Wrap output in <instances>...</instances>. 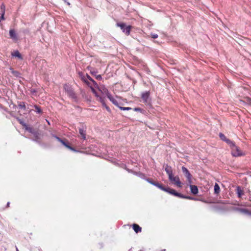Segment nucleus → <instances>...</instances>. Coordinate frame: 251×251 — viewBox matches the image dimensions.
<instances>
[{"label":"nucleus","instance_id":"f8f14e48","mask_svg":"<svg viewBox=\"0 0 251 251\" xmlns=\"http://www.w3.org/2000/svg\"><path fill=\"white\" fill-rule=\"evenodd\" d=\"M107 98L109 99V100L116 106L119 107V103L117 101V100L114 98L111 94H110L108 92L106 94Z\"/></svg>","mask_w":251,"mask_h":251},{"label":"nucleus","instance_id":"6ab92c4d","mask_svg":"<svg viewBox=\"0 0 251 251\" xmlns=\"http://www.w3.org/2000/svg\"><path fill=\"white\" fill-rule=\"evenodd\" d=\"M191 192L192 194L196 195L198 193L199 190L197 186L194 185H191L190 186Z\"/></svg>","mask_w":251,"mask_h":251},{"label":"nucleus","instance_id":"1a4fd4ad","mask_svg":"<svg viewBox=\"0 0 251 251\" xmlns=\"http://www.w3.org/2000/svg\"><path fill=\"white\" fill-rule=\"evenodd\" d=\"M56 138L57 139L58 141H59L60 143H62V145H63L65 147H66L67 148L70 149L71 151H76V150L71 146H70L68 143H67L64 140L60 139V138L58 137H56Z\"/></svg>","mask_w":251,"mask_h":251},{"label":"nucleus","instance_id":"a211bd4d","mask_svg":"<svg viewBox=\"0 0 251 251\" xmlns=\"http://www.w3.org/2000/svg\"><path fill=\"white\" fill-rule=\"evenodd\" d=\"M236 193L238 195V197L239 198H241L243 195L244 194V192L243 189H241V187L238 186L236 187Z\"/></svg>","mask_w":251,"mask_h":251},{"label":"nucleus","instance_id":"473e14b6","mask_svg":"<svg viewBox=\"0 0 251 251\" xmlns=\"http://www.w3.org/2000/svg\"><path fill=\"white\" fill-rule=\"evenodd\" d=\"M9 205H10V202H8L7 203V205H6V207L8 208L9 207Z\"/></svg>","mask_w":251,"mask_h":251},{"label":"nucleus","instance_id":"ddd939ff","mask_svg":"<svg viewBox=\"0 0 251 251\" xmlns=\"http://www.w3.org/2000/svg\"><path fill=\"white\" fill-rule=\"evenodd\" d=\"M79 133L83 140L86 139V127L79 129Z\"/></svg>","mask_w":251,"mask_h":251},{"label":"nucleus","instance_id":"b1692460","mask_svg":"<svg viewBox=\"0 0 251 251\" xmlns=\"http://www.w3.org/2000/svg\"><path fill=\"white\" fill-rule=\"evenodd\" d=\"M238 210H239L240 212L244 213L245 214H248L249 213V211L247 209L245 208H237Z\"/></svg>","mask_w":251,"mask_h":251},{"label":"nucleus","instance_id":"5701e85b","mask_svg":"<svg viewBox=\"0 0 251 251\" xmlns=\"http://www.w3.org/2000/svg\"><path fill=\"white\" fill-rule=\"evenodd\" d=\"M220 192V188L217 183H215L214 185V193L216 194H219Z\"/></svg>","mask_w":251,"mask_h":251},{"label":"nucleus","instance_id":"f03ea898","mask_svg":"<svg viewBox=\"0 0 251 251\" xmlns=\"http://www.w3.org/2000/svg\"><path fill=\"white\" fill-rule=\"evenodd\" d=\"M141 98L143 100V102L146 105L151 106V99L150 98V91L145 92L142 93Z\"/></svg>","mask_w":251,"mask_h":251},{"label":"nucleus","instance_id":"a878e982","mask_svg":"<svg viewBox=\"0 0 251 251\" xmlns=\"http://www.w3.org/2000/svg\"><path fill=\"white\" fill-rule=\"evenodd\" d=\"M19 123L24 126L26 127V129L28 130V128H27L26 125L21 120H18Z\"/></svg>","mask_w":251,"mask_h":251},{"label":"nucleus","instance_id":"7c9ffc66","mask_svg":"<svg viewBox=\"0 0 251 251\" xmlns=\"http://www.w3.org/2000/svg\"><path fill=\"white\" fill-rule=\"evenodd\" d=\"M151 37L153 39H156L158 37V35L157 34H152L151 35Z\"/></svg>","mask_w":251,"mask_h":251},{"label":"nucleus","instance_id":"4be33fe9","mask_svg":"<svg viewBox=\"0 0 251 251\" xmlns=\"http://www.w3.org/2000/svg\"><path fill=\"white\" fill-rule=\"evenodd\" d=\"M12 55L15 57H17L20 59H22V56L18 50L15 51L13 53H12Z\"/></svg>","mask_w":251,"mask_h":251},{"label":"nucleus","instance_id":"39448f33","mask_svg":"<svg viewBox=\"0 0 251 251\" xmlns=\"http://www.w3.org/2000/svg\"><path fill=\"white\" fill-rule=\"evenodd\" d=\"M81 77L82 80L85 83H86L88 86H90L91 85L88 80L91 81L94 84V85H97V83L96 82V81L93 79H92V78L91 77L88 75H86V76L82 75L81 76Z\"/></svg>","mask_w":251,"mask_h":251},{"label":"nucleus","instance_id":"cd10ccee","mask_svg":"<svg viewBox=\"0 0 251 251\" xmlns=\"http://www.w3.org/2000/svg\"><path fill=\"white\" fill-rule=\"evenodd\" d=\"M90 87H91V89L92 90V92L95 94V96L97 97H99L98 95H97V93H96V90H95V89L94 88H93L91 85H90Z\"/></svg>","mask_w":251,"mask_h":251},{"label":"nucleus","instance_id":"9b49d317","mask_svg":"<svg viewBox=\"0 0 251 251\" xmlns=\"http://www.w3.org/2000/svg\"><path fill=\"white\" fill-rule=\"evenodd\" d=\"M5 12V6L4 3H2L0 5V22L1 20H4V14Z\"/></svg>","mask_w":251,"mask_h":251},{"label":"nucleus","instance_id":"9d476101","mask_svg":"<svg viewBox=\"0 0 251 251\" xmlns=\"http://www.w3.org/2000/svg\"><path fill=\"white\" fill-rule=\"evenodd\" d=\"M56 138L57 139L58 141H59L60 143H62V145H63L65 147H66L67 148L70 149L71 151H76V150L71 146H70L68 143H67L64 140L60 139V138L58 137H56Z\"/></svg>","mask_w":251,"mask_h":251},{"label":"nucleus","instance_id":"dca6fc26","mask_svg":"<svg viewBox=\"0 0 251 251\" xmlns=\"http://www.w3.org/2000/svg\"><path fill=\"white\" fill-rule=\"evenodd\" d=\"M132 228L136 233L141 232L142 231L141 227L136 224H133L132 225Z\"/></svg>","mask_w":251,"mask_h":251},{"label":"nucleus","instance_id":"4468645a","mask_svg":"<svg viewBox=\"0 0 251 251\" xmlns=\"http://www.w3.org/2000/svg\"><path fill=\"white\" fill-rule=\"evenodd\" d=\"M9 35L10 38L12 39L14 41H17L18 40L17 34L14 29H10L9 30Z\"/></svg>","mask_w":251,"mask_h":251},{"label":"nucleus","instance_id":"393cba45","mask_svg":"<svg viewBox=\"0 0 251 251\" xmlns=\"http://www.w3.org/2000/svg\"><path fill=\"white\" fill-rule=\"evenodd\" d=\"M119 108L121 110H129L131 109V107H122V106H120Z\"/></svg>","mask_w":251,"mask_h":251},{"label":"nucleus","instance_id":"c85d7f7f","mask_svg":"<svg viewBox=\"0 0 251 251\" xmlns=\"http://www.w3.org/2000/svg\"><path fill=\"white\" fill-rule=\"evenodd\" d=\"M35 109L37 110V113H40L42 112V110H41V108L39 106L36 105L35 106Z\"/></svg>","mask_w":251,"mask_h":251},{"label":"nucleus","instance_id":"2f4dec72","mask_svg":"<svg viewBox=\"0 0 251 251\" xmlns=\"http://www.w3.org/2000/svg\"><path fill=\"white\" fill-rule=\"evenodd\" d=\"M183 198H186V199H188L189 200H195V198L191 197H185L183 196Z\"/></svg>","mask_w":251,"mask_h":251},{"label":"nucleus","instance_id":"2eb2a0df","mask_svg":"<svg viewBox=\"0 0 251 251\" xmlns=\"http://www.w3.org/2000/svg\"><path fill=\"white\" fill-rule=\"evenodd\" d=\"M150 182L151 184L157 187L158 188L160 189L161 190H162L164 191L167 190H166V188L164 187L161 184H160L157 182L151 181H150Z\"/></svg>","mask_w":251,"mask_h":251},{"label":"nucleus","instance_id":"6e6552de","mask_svg":"<svg viewBox=\"0 0 251 251\" xmlns=\"http://www.w3.org/2000/svg\"><path fill=\"white\" fill-rule=\"evenodd\" d=\"M166 191L165 192H168L169 193L174 195L175 196H177L180 198H183V196L179 193L176 192L174 189L170 188L169 187L166 188Z\"/></svg>","mask_w":251,"mask_h":251},{"label":"nucleus","instance_id":"423d86ee","mask_svg":"<svg viewBox=\"0 0 251 251\" xmlns=\"http://www.w3.org/2000/svg\"><path fill=\"white\" fill-rule=\"evenodd\" d=\"M169 179L171 181L173 182L177 187H181V183L178 176H174L173 175L171 176V177H169Z\"/></svg>","mask_w":251,"mask_h":251},{"label":"nucleus","instance_id":"20e7f679","mask_svg":"<svg viewBox=\"0 0 251 251\" xmlns=\"http://www.w3.org/2000/svg\"><path fill=\"white\" fill-rule=\"evenodd\" d=\"M117 25L118 26L121 28L123 32H124L126 35H129L132 26H126L125 23H117Z\"/></svg>","mask_w":251,"mask_h":251},{"label":"nucleus","instance_id":"f257e3e1","mask_svg":"<svg viewBox=\"0 0 251 251\" xmlns=\"http://www.w3.org/2000/svg\"><path fill=\"white\" fill-rule=\"evenodd\" d=\"M230 144L231 146V154L233 156H240L245 154L239 147L235 146L232 142Z\"/></svg>","mask_w":251,"mask_h":251},{"label":"nucleus","instance_id":"f3484780","mask_svg":"<svg viewBox=\"0 0 251 251\" xmlns=\"http://www.w3.org/2000/svg\"><path fill=\"white\" fill-rule=\"evenodd\" d=\"M99 100L102 103V105L103 107H104L106 110L108 112L110 111V108L106 104L104 100V99L102 97H99Z\"/></svg>","mask_w":251,"mask_h":251},{"label":"nucleus","instance_id":"aec40b11","mask_svg":"<svg viewBox=\"0 0 251 251\" xmlns=\"http://www.w3.org/2000/svg\"><path fill=\"white\" fill-rule=\"evenodd\" d=\"M219 136L223 141L226 142L227 143L230 144L232 142L230 140L227 139L225 135L222 133L219 134Z\"/></svg>","mask_w":251,"mask_h":251},{"label":"nucleus","instance_id":"c9c22d12","mask_svg":"<svg viewBox=\"0 0 251 251\" xmlns=\"http://www.w3.org/2000/svg\"><path fill=\"white\" fill-rule=\"evenodd\" d=\"M17 251H19L18 249L17 248Z\"/></svg>","mask_w":251,"mask_h":251},{"label":"nucleus","instance_id":"7ed1b4c3","mask_svg":"<svg viewBox=\"0 0 251 251\" xmlns=\"http://www.w3.org/2000/svg\"><path fill=\"white\" fill-rule=\"evenodd\" d=\"M63 88L65 91L67 93L68 95L73 99L76 100L77 97L75 93L73 90V89L67 84H65L63 86Z\"/></svg>","mask_w":251,"mask_h":251},{"label":"nucleus","instance_id":"f704fd0d","mask_svg":"<svg viewBox=\"0 0 251 251\" xmlns=\"http://www.w3.org/2000/svg\"><path fill=\"white\" fill-rule=\"evenodd\" d=\"M0 107H2L1 104H0Z\"/></svg>","mask_w":251,"mask_h":251},{"label":"nucleus","instance_id":"c756f323","mask_svg":"<svg viewBox=\"0 0 251 251\" xmlns=\"http://www.w3.org/2000/svg\"><path fill=\"white\" fill-rule=\"evenodd\" d=\"M95 76L96 78L98 80L102 79V77H101V75H95Z\"/></svg>","mask_w":251,"mask_h":251},{"label":"nucleus","instance_id":"412c9836","mask_svg":"<svg viewBox=\"0 0 251 251\" xmlns=\"http://www.w3.org/2000/svg\"><path fill=\"white\" fill-rule=\"evenodd\" d=\"M166 173L168 175L169 177H171V176L173 175V171L170 167L167 166L165 169Z\"/></svg>","mask_w":251,"mask_h":251},{"label":"nucleus","instance_id":"0eeeda50","mask_svg":"<svg viewBox=\"0 0 251 251\" xmlns=\"http://www.w3.org/2000/svg\"><path fill=\"white\" fill-rule=\"evenodd\" d=\"M182 171L184 174L185 176L186 177L189 183H191V178L192 175L190 173L189 170L184 166L182 167Z\"/></svg>","mask_w":251,"mask_h":251},{"label":"nucleus","instance_id":"72a5a7b5","mask_svg":"<svg viewBox=\"0 0 251 251\" xmlns=\"http://www.w3.org/2000/svg\"><path fill=\"white\" fill-rule=\"evenodd\" d=\"M91 74L93 75H94L95 74V73L93 72H91Z\"/></svg>","mask_w":251,"mask_h":251},{"label":"nucleus","instance_id":"bb28decb","mask_svg":"<svg viewBox=\"0 0 251 251\" xmlns=\"http://www.w3.org/2000/svg\"><path fill=\"white\" fill-rule=\"evenodd\" d=\"M133 110L136 112H142L143 111V109L139 108V107H135L133 109Z\"/></svg>","mask_w":251,"mask_h":251}]
</instances>
